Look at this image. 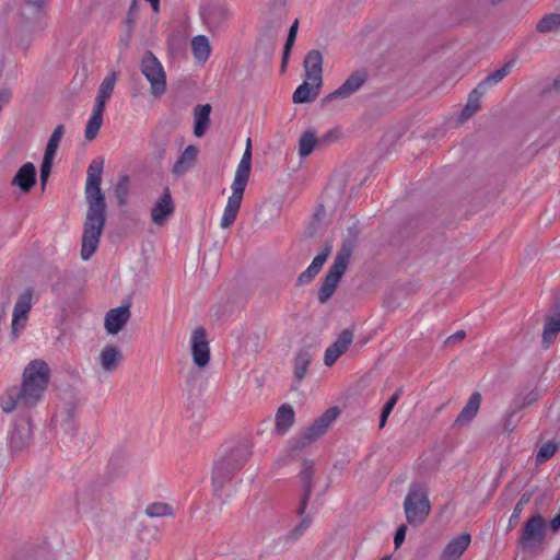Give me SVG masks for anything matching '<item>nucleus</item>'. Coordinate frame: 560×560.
Listing matches in <instances>:
<instances>
[{
	"label": "nucleus",
	"mask_w": 560,
	"mask_h": 560,
	"mask_svg": "<svg viewBox=\"0 0 560 560\" xmlns=\"http://www.w3.org/2000/svg\"><path fill=\"white\" fill-rule=\"evenodd\" d=\"M104 159H94L86 172L84 198L88 211L83 225L81 257L88 260L97 249L106 222V201L101 189Z\"/></svg>",
	"instance_id": "nucleus-1"
},
{
	"label": "nucleus",
	"mask_w": 560,
	"mask_h": 560,
	"mask_svg": "<svg viewBox=\"0 0 560 560\" xmlns=\"http://www.w3.org/2000/svg\"><path fill=\"white\" fill-rule=\"evenodd\" d=\"M50 368L42 359L30 361L23 372L21 385L8 388L1 397V408L9 413L15 409H30L43 401L50 383Z\"/></svg>",
	"instance_id": "nucleus-2"
},
{
	"label": "nucleus",
	"mask_w": 560,
	"mask_h": 560,
	"mask_svg": "<svg viewBox=\"0 0 560 560\" xmlns=\"http://www.w3.org/2000/svg\"><path fill=\"white\" fill-rule=\"evenodd\" d=\"M250 168L252 141L248 138L246 141V149L234 174V178L231 185V196L228 198V202L223 210V214L220 222V226L222 229L230 228L237 217L243 200L244 191L249 179Z\"/></svg>",
	"instance_id": "nucleus-3"
},
{
	"label": "nucleus",
	"mask_w": 560,
	"mask_h": 560,
	"mask_svg": "<svg viewBox=\"0 0 560 560\" xmlns=\"http://www.w3.org/2000/svg\"><path fill=\"white\" fill-rule=\"evenodd\" d=\"M249 456V448L246 445H238L229 454L214 462L212 486L215 494H219L232 481L235 474L245 465Z\"/></svg>",
	"instance_id": "nucleus-4"
},
{
	"label": "nucleus",
	"mask_w": 560,
	"mask_h": 560,
	"mask_svg": "<svg viewBox=\"0 0 560 560\" xmlns=\"http://www.w3.org/2000/svg\"><path fill=\"white\" fill-rule=\"evenodd\" d=\"M431 504L428 492L420 485H412L404 501V512L408 524L419 526L430 514Z\"/></svg>",
	"instance_id": "nucleus-5"
},
{
	"label": "nucleus",
	"mask_w": 560,
	"mask_h": 560,
	"mask_svg": "<svg viewBox=\"0 0 560 560\" xmlns=\"http://www.w3.org/2000/svg\"><path fill=\"white\" fill-rule=\"evenodd\" d=\"M351 257V249L347 246L342 247L336 255L332 265L330 266L319 290L318 301L320 303L327 302L334 294L340 279L347 270Z\"/></svg>",
	"instance_id": "nucleus-6"
},
{
	"label": "nucleus",
	"mask_w": 560,
	"mask_h": 560,
	"mask_svg": "<svg viewBox=\"0 0 560 560\" xmlns=\"http://www.w3.org/2000/svg\"><path fill=\"white\" fill-rule=\"evenodd\" d=\"M140 70L150 83L151 94L154 97H161L166 91V73L162 63L151 51L143 54Z\"/></svg>",
	"instance_id": "nucleus-7"
},
{
	"label": "nucleus",
	"mask_w": 560,
	"mask_h": 560,
	"mask_svg": "<svg viewBox=\"0 0 560 560\" xmlns=\"http://www.w3.org/2000/svg\"><path fill=\"white\" fill-rule=\"evenodd\" d=\"M338 413L339 410L336 407L327 409L301 435L292 441V448L302 450L324 435L329 425L337 419Z\"/></svg>",
	"instance_id": "nucleus-8"
},
{
	"label": "nucleus",
	"mask_w": 560,
	"mask_h": 560,
	"mask_svg": "<svg viewBox=\"0 0 560 560\" xmlns=\"http://www.w3.org/2000/svg\"><path fill=\"white\" fill-rule=\"evenodd\" d=\"M33 438L32 423L28 419L14 422L9 432V450L12 456H19L28 450Z\"/></svg>",
	"instance_id": "nucleus-9"
},
{
	"label": "nucleus",
	"mask_w": 560,
	"mask_h": 560,
	"mask_svg": "<svg viewBox=\"0 0 560 560\" xmlns=\"http://www.w3.org/2000/svg\"><path fill=\"white\" fill-rule=\"evenodd\" d=\"M33 305V290L26 289L19 296L13 307L11 335L16 339L21 331L25 328L28 313Z\"/></svg>",
	"instance_id": "nucleus-10"
},
{
	"label": "nucleus",
	"mask_w": 560,
	"mask_h": 560,
	"mask_svg": "<svg viewBox=\"0 0 560 560\" xmlns=\"http://www.w3.org/2000/svg\"><path fill=\"white\" fill-rule=\"evenodd\" d=\"M546 522L542 516L535 515L528 520L523 528L520 544L523 550H534L545 538Z\"/></svg>",
	"instance_id": "nucleus-11"
},
{
	"label": "nucleus",
	"mask_w": 560,
	"mask_h": 560,
	"mask_svg": "<svg viewBox=\"0 0 560 560\" xmlns=\"http://www.w3.org/2000/svg\"><path fill=\"white\" fill-rule=\"evenodd\" d=\"M190 350L194 363L203 369L210 361V348L206 330L202 327L194 329L190 337Z\"/></svg>",
	"instance_id": "nucleus-12"
},
{
	"label": "nucleus",
	"mask_w": 560,
	"mask_h": 560,
	"mask_svg": "<svg viewBox=\"0 0 560 560\" xmlns=\"http://www.w3.org/2000/svg\"><path fill=\"white\" fill-rule=\"evenodd\" d=\"M63 133H65V126L58 125L54 129L52 133L50 135V137L48 139L44 159H43V162L40 165V182H42L43 186L46 184V182L50 175L52 162H54L57 149L59 147V143H60V140H61Z\"/></svg>",
	"instance_id": "nucleus-13"
},
{
	"label": "nucleus",
	"mask_w": 560,
	"mask_h": 560,
	"mask_svg": "<svg viewBox=\"0 0 560 560\" xmlns=\"http://www.w3.org/2000/svg\"><path fill=\"white\" fill-rule=\"evenodd\" d=\"M63 133H65V126L58 125L54 129L52 133L50 135V137L48 139L44 159H43V162L40 165V182H42L43 186L46 184V182L50 175L52 162H54L57 149L59 147V143H60V140H61Z\"/></svg>",
	"instance_id": "nucleus-14"
},
{
	"label": "nucleus",
	"mask_w": 560,
	"mask_h": 560,
	"mask_svg": "<svg viewBox=\"0 0 560 560\" xmlns=\"http://www.w3.org/2000/svg\"><path fill=\"white\" fill-rule=\"evenodd\" d=\"M63 133H65V126L58 125L54 129L52 133L50 135V137L48 139L44 159H43V162L40 165V182H42L43 186L46 184V182L50 175L52 162H54L57 149L59 147V143H60V140H61Z\"/></svg>",
	"instance_id": "nucleus-15"
},
{
	"label": "nucleus",
	"mask_w": 560,
	"mask_h": 560,
	"mask_svg": "<svg viewBox=\"0 0 560 560\" xmlns=\"http://www.w3.org/2000/svg\"><path fill=\"white\" fill-rule=\"evenodd\" d=\"M366 79L368 75L364 71L352 72L337 90L323 98V103L326 104L336 98H348L360 90Z\"/></svg>",
	"instance_id": "nucleus-16"
},
{
	"label": "nucleus",
	"mask_w": 560,
	"mask_h": 560,
	"mask_svg": "<svg viewBox=\"0 0 560 560\" xmlns=\"http://www.w3.org/2000/svg\"><path fill=\"white\" fill-rule=\"evenodd\" d=\"M131 316L129 305L109 310L104 319V328L108 335H117L128 323Z\"/></svg>",
	"instance_id": "nucleus-17"
},
{
	"label": "nucleus",
	"mask_w": 560,
	"mask_h": 560,
	"mask_svg": "<svg viewBox=\"0 0 560 560\" xmlns=\"http://www.w3.org/2000/svg\"><path fill=\"white\" fill-rule=\"evenodd\" d=\"M353 340V332L350 329H345L338 336L337 340L326 349L324 362L327 366H331L338 358L346 352L348 347Z\"/></svg>",
	"instance_id": "nucleus-18"
},
{
	"label": "nucleus",
	"mask_w": 560,
	"mask_h": 560,
	"mask_svg": "<svg viewBox=\"0 0 560 560\" xmlns=\"http://www.w3.org/2000/svg\"><path fill=\"white\" fill-rule=\"evenodd\" d=\"M174 212V203L168 188H165L162 196L154 203L151 211L152 222L163 225L167 218Z\"/></svg>",
	"instance_id": "nucleus-19"
},
{
	"label": "nucleus",
	"mask_w": 560,
	"mask_h": 560,
	"mask_svg": "<svg viewBox=\"0 0 560 560\" xmlns=\"http://www.w3.org/2000/svg\"><path fill=\"white\" fill-rule=\"evenodd\" d=\"M313 471H314V464H313V462L304 460L303 465H302V469H301V471L299 474L300 480H301V483H302V488H303V495H302V499H301V502H300L299 509H298V513L300 515H304L305 514L306 508H307V503H308L310 498L312 495V491H313V482H312Z\"/></svg>",
	"instance_id": "nucleus-20"
},
{
	"label": "nucleus",
	"mask_w": 560,
	"mask_h": 560,
	"mask_svg": "<svg viewBox=\"0 0 560 560\" xmlns=\"http://www.w3.org/2000/svg\"><path fill=\"white\" fill-rule=\"evenodd\" d=\"M304 78L314 82H323V55L319 50L308 51L303 61Z\"/></svg>",
	"instance_id": "nucleus-21"
},
{
	"label": "nucleus",
	"mask_w": 560,
	"mask_h": 560,
	"mask_svg": "<svg viewBox=\"0 0 560 560\" xmlns=\"http://www.w3.org/2000/svg\"><path fill=\"white\" fill-rule=\"evenodd\" d=\"M323 82H314L304 78L293 93L292 101L295 104L311 103L317 98L322 90Z\"/></svg>",
	"instance_id": "nucleus-22"
},
{
	"label": "nucleus",
	"mask_w": 560,
	"mask_h": 560,
	"mask_svg": "<svg viewBox=\"0 0 560 560\" xmlns=\"http://www.w3.org/2000/svg\"><path fill=\"white\" fill-rule=\"evenodd\" d=\"M198 153V147L192 144L188 145L174 163L172 173L177 177L185 175L195 166Z\"/></svg>",
	"instance_id": "nucleus-23"
},
{
	"label": "nucleus",
	"mask_w": 560,
	"mask_h": 560,
	"mask_svg": "<svg viewBox=\"0 0 560 560\" xmlns=\"http://www.w3.org/2000/svg\"><path fill=\"white\" fill-rule=\"evenodd\" d=\"M36 183V167L33 163L23 164L11 180L13 186H18L23 192H28Z\"/></svg>",
	"instance_id": "nucleus-24"
},
{
	"label": "nucleus",
	"mask_w": 560,
	"mask_h": 560,
	"mask_svg": "<svg viewBox=\"0 0 560 560\" xmlns=\"http://www.w3.org/2000/svg\"><path fill=\"white\" fill-rule=\"evenodd\" d=\"M124 355L117 346H106L98 355V363L106 373H113L122 362Z\"/></svg>",
	"instance_id": "nucleus-25"
},
{
	"label": "nucleus",
	"mask_w": 560,
	"mask_h": 560,
	"mask_svg": "<svg viewBox=\"0 0 560 560\" xmlns=\"http://www.w3.org/2000/svg\"><path fill=\"white\" fill-rule=\"evenodd\" d=\"M470 541L471 537L468 533H463L451 539L443 550V560L458 559L469 547Z\"/></svg>",
	"instance_id": "nucleus-26"
},
{
	"label": "nucleus",
	"mask_w": 560,
	"mask_h": 560,
	"mask_svg": "<svg viewBox=\"0 0 560 560\" xmlns=\"http://www.w3.org/2000/svg\"><path fill=\"white\" fill-rule=\"evenodd\" d=\"M560 332V303L555 307L551 315L547 316L542 330V346L549 348Z\"/></svg>",
	"instance_id": "nucleus-27"
},
{
	"label": "nucleus",
	"mask_w": 560,
	"mask_h": 560,
	"mask_svg": "<svg viewBox=\"0 0 560 560\" xmlns=\"http://www.w3.org/2000/svg\"><path fill=\"white\" fill-rule=\"evenodd\" d=\"M211 105H198L194 109V135L201 138L210 125Z\"/></svg>",
	"instance_id": "nucleus-28"
},
{
	"label": "nucleus",
	"mask_w": 560,
	"mask_h": 560,
	"mask_svg": "<svg viewBox=\"0 0 560 560\" xmlns=\"http://www.w3.org/2000/svg\"><path fill=\"white\" fill-rule=\"evenodd\" d=\"M116 80L117 78L115 72L105 77V79L102 81L98 88L94 107L105 110L106 102L110 98L113 94Z\"/></svg>",
	"instance_id": "nucleus-29"
},
{
	"label": "nucleus",
	"mask_w": 560,
	"mask_h": 560,
	"mask_svg": "<svg viewBox=\"0 0 560 560\" xmlns=\"http://www.w3.org/2000/svg\"><path fill=\"white\" fill-rule=\"evenodd\" d=\"M295 413L293 407L289 404L282 405L276 415V431L279 434H284L293 425Z\"/></svg>",
	"instance_id": "nucleus-30"
},
{
	"label": "nucleus",
	"mask_w": 560,
	"mask_h": 560,
	"mask_svg": "<svg viewBox=\"0 0 560 560\" xmlns=\"http://www.w3.org/2000/svg\"><path fill=\"white\" fill-rule=\"evenodd\" d=\"M486 93L487 92L480 89V86L477 84V86L468 95L467 103L459 116V121H465L480 109V101Z\"/></svg>",
	"instance_id": "nucleus-31"
},
{
	"label": "nucleus",
	"mask_w": 560,
	"mask_h": 560,
	"mask_svg": "<svg viewBox=\"0 0 560 560\" xmlns=\"http://www.w3.org/2000/svg\"><path fill=\"white\" fill-rule=\"evenodd\" d=\"M47 26V18L46 14L38 11L36 20L34 22H25L21 26V35L22 37H27L28 34H39ZM21 46L26 48L28 46V40L24 42V38L21 39Z\"/></svg>",
	"instance_id": "nucleus-32"
},
{
	"label": "nucleus",
	"mask_w": 560,
	"mask_h": 560,
	"mask_svg": "<svg viewBox=\"0 0 560 560\" xmlns=\"http://www.w3.org/2000/svg\"><path fill=\"white\" fill-rule=\"evenodd\" d=\"M481 402V396L479 393H474L468 401L466 402L465 407L460 411V413L456 418L457 424H465L469 422L478 412L479 407Z\"/></svg>",
	"instance_id": "nucleus-33"
},
{
	"label": "nucleus",
	"mask_w": 560,
	"mask_h": 560,
	"mask_svg": "<svg viewBox=\"0 0 560 560\" xmlns=\"http://www.w3.org/2000/svg\"><path fill=\"white\" fill-rule=\"evenodd\" d=\"M313 360V354L308 350H301L294 358V380L301 383L307 372V368Z\"/></svg>",
	"instance_id": "nucleus-34"
},
{
	"label": "nucleus",
	"mask_w": 560,
	"mask_h": 560,
	"mask_svg": "<svg viewBox=\"0 0 560 560\" xmlns=\"http://www.w3.org/2000/svg\"><path fill=\"white\" fill-rule=\"evenodd\" d=\"M513 66V61L506 62L500 69L487 75L482 81L478 83V85L480 89L487 92L489 89L501 82L511 72Z\"/></svg>",
	"instance_id": "nucleus-35"
},
{
	"label": "nucleus",
	"mask_w": 560,
	"mask_h": 560,
	"mask_svg": "<svg viewBox=\"0 0 560 560\" xmlns=\"http://www.w3.org/2000/svg\"><path fill=\"white\" fill-rule=\"evenodd\" d=\"M191 50L198 61L206 62L211 52L209 39L205 35L195 36L191 40Z\"/></svg>",
	"instance_id": "nucleus-36"
},
{
	"label": "nucleus",
	"mask_w": 560,
	"mask_h": 560,
	"mask_svg": "<svg viewBox=\"0 0 560 560\" xmlns=\"http://www.w3.org/2000/svg\"><path fill=\"white\" fill-rule=\"evenodd\" d=\"M318 144V139L316 137L315 131L306 130L304 131L299 139V155L302 159L307 158L316 145Z\"/></svg>",
	"instance_id": "nucleus-37"
},
{
	"label": "nucleus",
	"mask_w": 560,
	"mask_h": 560,
	"mask_svg": "<svg viewBox=\"0 0 560 560\" xmlns=\"http://www.w3.org/2000/svg\"><path fill=\"white\" fill-rule=\"evenodd\" d=\"M103 109L93 107L92 114L85 127V138L93 140L100 131L103 124Z\"/></svg>",
	"instance_id": "nucleus-38"
},
{
	"label": "nucleus",
	"mask_w": 560,
	"mask_h": 560,
	"mask_svg": "<svg viewBox=\"0 0 560 560\" xmlns=\"http://www.w3.org/2000/svg\"><path fill=\"white\" fill-rule=\"evenodd\" d=\"M560 27V13H550L545 15L536 25L539 33H549Z\"/></svg>",
	"instance_id": "nucleus-39"
},
{
	"label": "nucleus",
	"mask_w": 560,
	"mask_h": 560,
	"mask_svg": "<svg viewBox=\"0 0 560 560\" xmlns=\"http://www.w3.org/2000/svg\"><path fill=\"white\" fill-rule=\"evenodd\" d=\"M559 443L556 441H548L542 444L536 454V464H542L549 460L557 452Z\"/></svg>",
	"instance_id": "nucleus-40"
},
{
	"label": "nucleus",
	"mask_w": 560,
	"mask_h": 560,
	"mask_svg": "<svg viewBox=\"0 0 560 560\" xmlns=\"http://www.w3.org/2000/svg\"><path fill=\"white\" fill-rule=\"evenodd\" d=\"M145 514L150 517H163L173 515V508L167 503L155 502L147 506Z\"/></svg>",
	"instance_id": "nucleus-41"
},
{
	"label": "nucleus",
	"mask_w": 560,
	"mask_h": 560,
	"mask_svg": "<svg viewBox=\"0 0 560 560\" xmlns=\"http://www.w3.org/2000/svg\"><path fill=\"white\" fill-rule=\"evenodd\" d=\"M115 197L119 205H124L127 201L129 192V177L121 176L115 187Z\"/></svg>",
	"instance_id": "nucleus-42"
},
{
	"label": "nucleus",
	"mask_w": 560,
	"mask_h": 560,
	"mask_svg": "<svg viewBox=\"0 0 560 560\" xmlns=\"http://www.w3.org/2000/svg\"><path fill=\"white\" fill-rule=\"evenodd\" d=\"M400 397V390H397L385 404L381 418H380V428H384L388 416L390 415L392 410L394 409L395 405L397 404L398 399Z\"/></svg>",
	"instance_id": "nucleus-43"
},
{
	"label": "nucleus",
	"mask_w": 560,
	"mask_h": 560,
	"mask_svg": "<svg viewBox=\"0 0 560 560\" xmlns=\"http://www.w3.org/2000/svg\"><path fill=\"white\" fill-rule=\"evenodd\" d=\"M529 500H530V493H524L521 497V499L516 503V505L513 510V513L510 517V521H509L510 526H514L518 522L521 513L523 512L524 506L529 502Z\"/></svg>",
	"instance_id": "nucleus-44"
},
{
	"label": "nucleus",
	"mask_w": 560,
	"mask_h": 560,
	"mask_svg": "<svg viewBox=\"0 0 560 560\" xmlns=\"http://www.w3.org/2000/svg\"><path fill=\"white\" fill-rule=\"evenodd\" d=\"M311 522L312 520L310 516H304L301 520V522L290 533L293 539H298L300 536H302L305 533V530L310 527Z\"/></svg>",
	"instance_id": "nucleus-45"
},
{
	"label": "nucleus",
	"mask_w": 560,
	"mask_h": 560,
	"mask_svg": "<svg viewBox=\"0 0 560 560\" xmlns=\"http://www.w3.org/2000/svg\"><path fill=\"white\" fill-rule=\"evenodd\" d=\"M330 249V246H326L318 255L314 257L313 261L311 262L312 269H317L320 271L327 257L329 256Z\"/></svg>",
	"instance_id": "nucleus-46"
},
{
	"label": "nucleus",
	"mask_w": 560,
	"mask_h": 560,
	"mask_svg": "<svg viewBox=\"0 0 560 560\" xmlns=\"http://www.w3.org/2000/svg\"><path fill=\"white\" fill-rule=\"evenodd\" d=\"M318 272L319 270L312 269L310 265L308 268L299 276L298 284L303 285L311 282Z\"/></svg>",
	"instance_id": "nucleus-47"
},
{
	"label": "nucleus",
	"mask_w": 560,
	"mask_h": 560,
	"mask_svg": "<svg viewBox=\"0 0 560 560\" xmlns=\"http://www.w3.org/2000/svg\"><path fill=\"white\" fill-rule=\"evenodd\" d=\"M406 533H407L406 525H400L397 528L395 537H394V545H395L396 549L399 548L401 546V544L404 542V540L406 538Z\"/></svg>",
	"instance_id": "nucleus-48"
},
{
	"label": "nucleus",
	"mask_w": 560,
	"mask_h": 560,
	"mask_svg": "<svg viewBox=\"0 0 560 560\" xmlns=\"http://www.w3.org/2000/svg\"><path fill=\"white\" fill-rule=\"evenodd\" d=\"M298 28H299V21L295 20L292 23V25H291V27L289 30L288 37H287L285 44H288V47H293L294 42L296 39Z\"/></svg>",
	"instance_id": "nucleus-49"
},
{
	"label": "nucleus",
	"mask_w": 560,
	"mask_h": 560,
	"mask_svg": "<svg viewBox=\"0 0 560 560\" xmlns=\"http://www.w3.org/2000/svg\"><path fill=\"white\" fill-rule=\"evenodd\" d=\"M11 92L9 90L0 91V110L10 102Z\"/></svg>",
	"instance_id": "nucleus-50"
},
{
	"label": "nucleus",
	"mask_w": 560,
	"mask_h": 560,
	"mask_svg": "<svg viewBox=\"0 0 560 560\" xmlns=\"http://www.w3.org/2000/svg\"><path fill=\"white\" fill-rule=\"evenodd\" d=\"M292 47H288V44L284 45L283 55H282V69L285 68Z\"/></svg>",
	"instance_id": "nucleus-51"
},
{
	"label": "nucleus",
	"mask_w": 560,
	"mask_h": 560,
	"mask_svg": "<svg viewBox=\"0 0 560 560\" xmlns=\"http://www.w3.org/2000/svg\"><path fill=\"white\" fill-rule=\"evenodd\" d=\"M44 2L45 0H27V7L38 11L43 7Z\"/></svg>",
	"instance_id": "nucleus-52"
},
{
	"label": "nucleus",
	"mask_w": 560,
	"mask_h": 560,
	"mask_svg": "<svg viewBox=\"0 0 560 560\" xmlns=\"http://www.w3.org/2000/svg\"><path fill=\"white\" fill-rule=\"evenodd\" d=\"M464 337H465V332L464 331H457L456 334H454L451 337H448L447 341L452 342V341H455V340H460Z\"/></svg>",
	"instance_id": "nucleus-53"
},
{
	"label": "nucleus",
	"mask_w": 560,
	"mask_h": 560,
	"mask_svg": "<svg viewBox=\"0 0 560 560\" xmlns=\"http://www.w3.org/2000/svg\"><path fill=\"white\" fill-rule=\"evenodd\" d=\"M147 1L151 4L152 10L154 12L159 11V9H160V0H147Z\"/></svg>",
	"instance_id": "nucleus-54"
},
{
	"label": "nucleus",
	"mask_w": 560,
	"mask_h": 560,
	"mask_svg": "<svg viewBox=\"0 0 560 560\" xmlns=\"http://www.w3.org/2000/svg\"><path fill=\"white\" fill-rule=\"evenodd\" d=\"M217 11L221 12L223 15H225V9L222 7H214L212 9L211 15L214 14Z\"/></svg>",
	"instance_id": "nucleus-55"
},
{
	"label": "nucleus",
	"mask_w": 560,
	"mask_h": 560,
	"mask_svg": "<svg viewBox=\"0 0 560 560\" xmlns=\"http://www.w3.org/2000/svg\"><path fill=\"white\" fill-rule=\"evenodd\" d=\"M501 1H502V0H491V2H492V3H494V4H495V3H499V2H501Z\"/></svg>",
	"instance_id": "nucleus-56"
}]
</instances>
